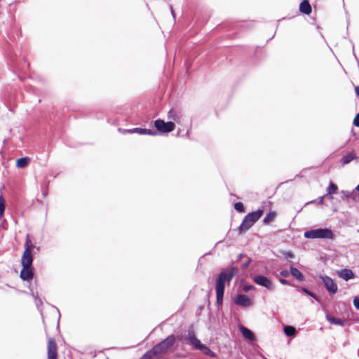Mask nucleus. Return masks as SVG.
I'll list each match as a JSON object with an SVG mask.
<instances>
[{"instance_id":"obj_1","label":"nucleus","mask_w":359,"mask_h":359,"mask_svg":"<svg viewBox=\"0 0 359 359\" xmlns=\"http://www.w3.org/2000/svg\"><path fill=\"white\" fill-rule=\"evenodd\" d=\"M262 209H258L257 210L248 213L243 219L242 223L238 227L240 233L245 232L250 229L257 221L259 219L263 214Z\"/></svg>"},{"instance_id":"obj_2","label":"nucleus","mask_w":359,"mask_h":359,"mask_svg":"<svg viewBox=\"0 0 359 359\" xmlns=\"http://www.w3.org/2000/svg\"><path fill=\"white\" fill-rule=\"evenodd\" d=\"M304 236L306 238L309 239H333L334 234L330 229H316L306 231L304 233Z\"/></svg>"},{"instance_id":"obj_3","label":"nucleus","mask_w":359,"mask_h":359,"mask_svg":"<svg viewBox=\"0 0 359 359\" xmlns=\"http://www.w3.org/2000/svg\"><path fill=\"white\" fill-rule=\"evenodd\" d=\"M33 259L22 258L21 264L22 269L20 272V278L23 280L29 281L33 278V269L32 268Z\"/></svg>"},{"instance_id":"obj_4","label":"nucleus","mask_w":359,"mask_h":359,"mask_svg":"<svg viewBox=\"0 0 359 359\" xmlns=\"http://www.w3.org/2000/svg\"><path fill=\"white\" fill-rule=\"evenodd\" d=\"M175 341V337L172 335L169 336L165 340L155 346L151 349V351L154 353L155 355L164 353L167 351L174 344Z\"/></svg>"},{"instance_id":"obj_5","label":"nucleus","mask_w":359,"mask_h":359,"mask_svg":"<svg viewBox=\"0 0 359 359\" xmlns=\"http://www.w3.org/2000/svg\"><path fill=\"white\" fill-rule=\"evenodd\" d=\"M226 282L225 272H221L216 283L217 303L222 304L224 292V284Z\"/></svg>"},{"instance_id":"obj_6","label":"nucleus","mask_w":359,"mask_h":359,"mask_svg":"<svg viewBox=\"0 0 359 359\" xmlns=\"http://www.w3.org/2000/svg\"><path fill=\"white\" fill-rule=\"evenodd\" d=\"M187 340L195 348L201 350L206 354L211 352V351L207 346L201 343L200 340L196 337L193 332H189Z\"/></svg>"},{"instance_id":"obj_7","label":"nucleus","mask_w":359,"mask_h":359,"mask_svg":"<svg viewBox=\"0 0 359 359\" xmlns=\"http://www.w3.org/2000/svg\"><path fill=\"white\" fill-rule=\"evenodd\" d=\"M156 129L161 133H169L174 130L175 124L172 121L165 122L161 119H157L154 122Z\"/></svg>"},{"instance_id":"obj_8","label":"nucleus","mask_w":359,"mask_h":359,"mask_svg":"<svg viewBox=\"0 0 359 359\" xmlns=\"http://www.w3.org/2000/svg\"><path fill=\"white\" fill-rule=\"evenodd\" d=\"M320 278L324 283L326 290L330 294H335L337 292L338 287L333 279L327 276H320Z\"/></svg>"},{"instance_id":"obj_9","label":"nucleus","mask_w":359,"mask_h":359,"mask_svg":"<svg viewBox=\"0 0 359 359\" xmlns=\"http://www.w3.org/2000/svg\"><path fill=\"white\" fill-rule=\"evenodd\" d=\"M252 279L254 282L259 285L263 286L269 290L273 289V284L272 281L264 276H255Z\"/></svg>"},{"instance_id":"obj_10","label":"nucleus","mask_w":359,"mask_h":359,"mask_svg":"<svg viewBox=\"0 0 359 359\" xmlns=\"http://www.w3.org/2000/svg\"><path fill=\"white\" fill-rule=\"evenodd\" d=\"M234 303L243 307H250L253 304V302L245 294H238L234 297Z\"/></svg>"},{"instance_id":"obj_11","label":"nucleus","mask_w":359,"mask_h":359,"mask_svg":"<svg viewBox=\"0 0 359 359\" xmlns=\"http://www.w3.org/2000/svg\"><path fill=\"white\" fill-rule=\"evenodd\" d=\"M34 248V246L29 238V236L27 234L25 243V251L22 254V258L33 259L32 251Z\"/></svg>"},{"instance_id":"obj_12","label":"nucleus","mask_w":359,"mask_h":359,"mask_svg":"<svg viewBox=\"0 0 359 359\" xmlns=\"http://www.w3.org/2000/svg\"><path fill=\"white\" fill-rule=\"evenodd\" d=\"M48 359H57V345L55 340L52 338L48 340Z\"/></svg>"},{"instance_id":"obj_13","label":"nucleus","mask_w":359,"mask_h":359,"mask_svg":"<svg viewBox=\"0 0 359 359\" xmlns=\"http://www.w3.org/2000/svg\"><path fill=\"white\" fill-rule=\"evenodd\" d=\"M337 275L344 280H348L354 278V273L348 269H341L337 271Z\"/></svg>"},{"instance_id":"obj_14","label":"nucleus","mask_w":359,"mask_h":359,"mask_svg":"<svg viewBox=\"0 0 359 359\" xmlns=\"http://www.w3.org/2000/svg\"><path fill=\"white\" fill-rule=\"evenodd\" d=\"M356 154L354 151H351L348 152L347 154L344 155L341 159V162L343 165H346L349 163H351L353 160L356 158Z\"/></svg>"},{"instance_id":"obj_15","label":"nucleus","mask_w":359,"mask_h":359,"mask_svg":"<svg viewBox=\"0 0 359 359\" xmlns=\"http://www.w3.org/2000/svg\"><path fill=\"white\" fill-rule=\"evenodd\" d=\"M299 11L304 14L309 15L311 13V6L308 0H304L299 6Z\"/></svg>"},{"instance_id":"obj_16","label":"nucleus","mask_w":359,"mask_h":359,"mask_svg":"<svg viewBox=\"0 0 359 359\" xmlns=\"http://www.w3.org/2000/svg\"><path fill=\"white\" fill-rule=\"evenodd\" d=\"M128 132L130 133H137L141 134V135H156V132H152L150 130L143 129V128H133V130H128Z\"/></svg>"},{"instance_id":"obj_17","label":"nucleus","mask_w":359,"mask_h":359,"mask_svg":"<svg viewBox=\"0 0 359 359\" xmlns=\"http://www.w3.org/2000/svg\"><path fill=\"white\" fill-rule=\"evenodd\" d=\"M326 319L330 324L339 325L341 327L344 326V323L339 318L331 316L328 314L326 315Z\"/></svg>"},{"instance_id":"obj_18","label":"nucleus","mask_w":359,"mask_h":359,"mask_svg":"<svg viewBox=\"0 0 359 359\" xmlns=\"http://www.w3.org/2000/svg\"><path fill=\"white\" fill-rule=\"evenodd\" d=\"M290 274L298 280L302 281L304 279V275L297 268L290 267Z\"/></svg>"},{"instance_id":"obj_19","label":"nucleus","mask_w":359,"mask_h":359,"mask_svg":"<svg viewBox=\"0 0 359 359\" xmlns=\"http://www.w3.org/2000/svg\"><path fill=\"white\" fill-rule=\"evenodd\" d=\"M241 331L243 336L248 339L253 340L255 339L253 333L245 327H241Z\"/></svg>"},{"instance_id":"obj_20","label":"nucleus","mask_w":359,"mask_h":359,"mask_svg":"<svg viewBox=\"0 0 359 359\" xmlns=\"http://www.w3.org/2000/svg\"><path fill=\"white\" fill-rule=\"evenodd\" d=\"M238 269L236 266H231L229 273H225L226 281L230 282L233 276L237 273Z\"/></svg>"},{"instance_id":"obj_21","label":"nucleus","mask_w":359,"mask_h":359,"mask_svg":"<svg viewBox=\"0 0 359 359\" xmlns=\"http://www.w3.org/2000/svg\"><path fill=\"white\" fill-rule=\"evenodd\" d=\"M168 116L169 119H172L174 121L177 123L180 121V115L177 111L173 109L170 110Z\"/></svg>"},{"instance_id":"obj_22","label":"nucleus","mask_w":359,"mask_h":359,"mask_svg":"<svg viewBox=\"0 0 359 359\" xmlns=\"http://www.w3.org/2000/svg\"><path fill=\"white\" fill-rule=\"evenodd\" d=\"M275 217H276V212L271 211L266 215L263 222L264 224H268L271 222L273 221Z\"/></svg>"},{"instance_id":"obj_23","label":"nucleus","mask_w":359,"mask_h":359,"mask_svg":"<svg viewBox=\"0 0 359 359\" xmlns=\"http://www.w3.org/2000/svg\"><path fill=\"white\" fill-rule=\"evenodd\" d=\"M284 332L287 336L292 337L295 335L296 330L294 327L287 325L284 327Z\"/></svg>"},{"instance_id":"obj_24","label":"nucleus","mask_w":359,"mask_h":359,"mask_svg":"<svg viewBox=\"0 0 359 359\" xmlns=\"http://www.w3.org/2000/svg\"><path fill=\"white\" fill-rule=\"evenodd\" d=\"M28 164V159L27 158H19L16 162L17 167L20 168H25Z\"/></svg>"},{"instance_id":"obj_25","label":"nucleus","mask_w":359,"mask_h":359,"mask_svg":"<svg viewBox=\"0 0 359 359\" xmlns=\"http://www.w3.org/2000/svg\"><path fill=\"white\" fill-rule=\"evenodd\" d=\"M5 208V199L1 195H0V219L4 216Z\"/></svg>"},{"instance_id":"obj_26","label":"nucleus","mask_w":359,"mask_h":359,"mask_svg":"<svg viewBox=\"0 0 359 359\" xmlns=\"http://www.w3.org/2000/svg\"><path fill=\"white\" fill-rule=\"evenodd\" d=\"M337 187L333 182H330L327 188V194H333L337 192Z\"/></svg>"},{"instance_id":"obj_27","label":"nucleus","mask_w":359,"mask_h":359,"mask_svg":"<svg viewBox=\"0 0 359 359\" xmlns=\"http://www.w3.org/2000/svg\"><path fill=\"white\" fill-rule=\"evenodd\" d=\"M235 209L238 212H243L244 210L243 205L242 203L238 202L234 205Z\"/></svg>"},{"instance_id":"obj_28","label":"nucleus","mask_w":359,"mask_h":359,"mask_svg":"<svg viewBox=\"0 0 359 359\" xmlns=\"http://www.w3.org/2000/svg\"><path fill=\"white\" fill-rule=\"evenodd\" d=\"M297 289H298L299 290H302V291L304 292H305V293H306L307 294H309V295H310V296L313 297V298L316 299V294H313V293H312V292H310L309 290H307L306 288H305V287H297Z\"/></svg>"},{"instance_id":"obj_29","label":"nucleus","mask_w":359,"mask_h":359,"mask_svg":"<svg viewBox=\"0 0 359 359\" xmlns=\"http://www.w3.org/2000/svg\"><path fill=\"white\" fill-rule=\"evenodd\" d=\"M155 355L151 350L147 352L140 359H151L152 356Z\"/></svg>"},{"instance_id":"obj_30","label":"nucleus","mask_w":359,"mask_h":359,"mask_svg":"<svg viewBox=\"0 0 359 359\" xmlns=\"http://www.w3.org/2000/svg\"><path fill=\"white\" fill-rule=\"evenodd\" d=\"M280 276H281L285 277V278H287V277H288V276H290V271H287V270H283V271H281L280 272Z\"/></svg>"},{"instance_id":"obj_31","label":"nucleus","mask_w":359,"mask_h":359,"mask_svg":"<svg viewBox=\"0 0 359 359\" xmlns=\"http://www.w3.org/2000/svg\"><path fill=\"white\" fill-rule=\"evenodd\" d=\"M353 305L357 309H359V297H356L354 298Z\"/></svg>"},{"instance_id":"obj_32","label":"nucleus","mask_w":359,"mask_h":359,"mask_svg":"<svg viewBox=\"0 0 359 359\" xmlns=\"http://www.w3.org/2000/svg\"><path fill=\"white\" fill-rule=\"evenodd\" d=\"M353 125L359 127V113L355 116L353 120Z\"/></svg>"},{"instance_id":"obj_33","label":"nucleus","mask_w":359,"mask_h":359,"mask_svg":"<svg viewBox=\"0 0 359 359\" xmlns=\"http://www.w3.org/2000/svg\"><path fill=\"white\" fill-rule=\"evenodd\" d=\"M284 255L287 258H293L294 257V255L291 252H284Z\"/></svg>"},{"instance_id":"obj_34","label":"nucleus","mask_w":359,"mask_h":359,"mask_svg":"<svg viewBox=\"0 0 359 359\" xmlns=\"http://www.w3.org/2000/svg\"><path fill=\"white\" fill-rule=\"evenodd\" d=\"M253 288V286L250 285V286H245L243 290L245 292H248L249 290Z\"/></svg>"},{"instance_id":"obj_35","label":"nucleus","mask_w":359,"mask_h":359,"mask_svg":"<svg viewBox=\"0 0 359 359\" xmlns=\"http://www.w3.org/2000/svg\"><path fill=\"white\" fill-rule=\"evenodd\" d=\"M280 282L282 283V284H284V285H287L288 284V281L285 279H280Z\"/></svg>"},{"instance_id":"obj_36","label":"nucleus","mask_w":359,"mask_h":359,"mask_svg":"<svg viewBox=\"0 0 359 359\" xmlns=\"http://www.w3.org/2000/svg\"><path fill=\"white\" fill-rule=\"evenodd\" d=\"M324 197H325V196H321V197H320V198H318V200H319V201H318V203H319L320 204H323V203Z\"/></svg>"},{"instance_id":"obj_37","label":"nucleus","mask_w":359,"mask_h":359,"mask_svg":"<svg viewBox=\"0 0 359 359\" xmlns=\"http://www.w3.org/2000/svg\"><path fill=\"white\" fill-rule=\"evenodd\" d=\"M355 94L359 97V86L355 87Z\"/></svg>"},{"instance_id":"obj_38","label":"nucleus","mask_w":359,"mask_h":359,"mask_svg":"<svg viewBox=\"0 0 359 359\" xmlns=\"http://www.w3.org/2000/svg\"><path fill=\"white\" fill-rule=\"evenodd\" d=\"M251 260L250 259H248L244 264H243V266L244 267H247L250 263Z\"/></svg>"},{"instance_id":"obj_39","label":"nucleus","mask_w":359,"mask_h":359,"mask_svg":"<svg viewBox=\"0 0 359 359\" xmlns=\"http://www.w3.org/2000/svg\"><path fill=\"white\" fill-rule=\"evenodd\" d=\"M171 12H172V13L173 14L174 11H173V9H172V7H171Z\"/></svg>"}]
</instances>
